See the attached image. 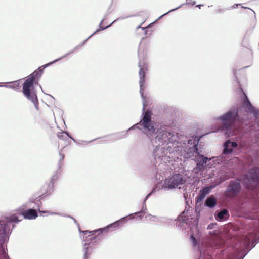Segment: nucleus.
<instances>
[{
  "mask_svg": "<svg viewBox=\"0 0 259 259\" xmlns=\"http://www.w3.org/2000/svg\"><path fill=\"white\" fill-rule=\"evenodd\" d=\"M144 33L145 35H147L148 31L146 30V29L144 31Z\"/></svg>",
  "mask_w": 259,
  "mask_h": 259,
  "instance_id": "nucleus-50",
  "label": "nucleus"
},
{
  "mask_svg": "<svg viewBox=\"0 0 259 259\" xmlns=\"http://www.w3.org/2000/svg\"><path fill=\"white\" fill-rule=\"evenodd\" d=\"M21 220L15 214L0 219V259H10L8 254L7 244L15 225H12V230L10 226L12 223H18Z\"/></svg>",
  "mask_w": 259,
  "mask_h": 259,
  "instance_id": "nucleus-4",
  "label": "nucleus"
},
{
  "mask_svg": "<svg viewBox=\"0 0 259 259\" xmlns=\"http://www.w3.org/2000/svg\"><path fill=\"white\" fill-rule=\"evenodd\" d=\"M241 182L244 188L259 198V166L254 165L241 177L230 181L226 192L235 196L242 190Z\"/></svg>",
  "mask_w": 259,
  "mask_h": 259,
  "instance_id": "nucleus-3",
  "label": "nucleus"
},
{
  "mask_svg": "<svg viewBox=\"0 0 259 259\" xmlns=\"http://www.w3.org/2000/svg\"><path fill=\"white\" fill-rule=\"evenodd\" d=\"M59 156H60V159L59 160L58 163V170H59L61 169V167L63 166V162H62V161L63 160V159L64 158V155L63 154H62L60 152H59Z\"/></svg>",
  "mask_w": 259,
  "mask_h": 259,
  "instance_id": "nucleus-28",
  "label": "nucleus"
},
{
  "mask_svg": "<svg viewBox=\"0 0 259 259\" xmlns=\"http://www.w3.org/2000/svg\"><path fill=\"white\" fill-rule=\"evenodd\" d=\"M93 140H91V141H83V140H76V141L75 142V143L78 144H80V145H86L89 143H91L92 142H93Z\"/></svg>",
  "mask_w": 259,
  "mask_h": 259,
  "instance_id": "nucleus-33",
  "label": "nucleus"
},
{
  "mask_svg": "<svg viewBox=\"0 0 259 259\" xmlns=\"http://www.w3.org/2000/svg\"><path fill=\"white\" fill-rule=\"evenodd\" d=\"M200 140L198 136H193L187 140L186 148L187 149L188 153L194 155L198 153V145Z\"/></svg>",
  "mask_w": 259,
  "mask_h": 259,
  "instance_id": "nucleus-12",
  "label": "nucleus"
},
{
  "mask_svg": "<svg viewBox=\"0 0 259 259\" xmlns=\"http://www.w3.org/2000/svg\"><path fill=\"white\" fill-rule=\"evenodd\" d=\"M236 138L235 140L229 139L224 142L222 153L217 159L218 163L223 164L227 163L232 155L235 156L238 154L241 147L244 146L250 149L249 154L250 157V164L259 166V146L257 144L253 146V144L243 141L238 135Z\"/></svg>",
  "mask_w": 259,
  "mask_h": 259,
  "instance_id": "nucleus-2",
  "label": "nucleus"
},
{
  "mask_svg": "<svg viewBox=\"0 0 259 259\" xmlns=\"http://www.w3.org/2000/svg\"><path fill=\"white\" fill-rule=\"evenodd\" d=\"M43 199H40V196H39L37 198V200H36V202H35V204L36 205V207H37V212H39L40 213H42V211H43L42 210H41L40 209V207H41V200H42Z\"/></svg>",
  "mask_w": 259,
  "mask_h": 259,
  "instance_id": "nucleus-27",
  "label": "nucleus"
},
{
  "mask_svg": "<svg viewBox=\"0 0 259 259\" xmlns=\"http://www.w3.org/2000/svg\"><path fill=\"white\" fill-rule=\"evenodd\" d=\"M176 147H177V145L174 148L170 146H162L159 144L156 146L152 153V156L154 161H155V163L157 164L162 161H164L165 159V156L167 153H173L175 151L174 149Z\"/></svg>",
  "mask_w": 259,
  "mask_h": 259,
  "instance_id": "nucleus-10",
  "label": "nucleus"
},
{
  "mask_svg": "<svg viewBox=\"0 0 259 259\" xmlns=\"http://www.w3.org/2000/svg\"><path fill=\"white\" fill-rule=\"evenodd\" d=\"M37 211L34 208H28L26 209L25 211L22 212V216L25 219L27 220H34L38 217Z\"/></svg>",
  "mask_w": 259,
  "mask_h": 259,
  "instance_id": "nucleus-19",
  "label": "nucleus"
},
{
  "mask_svg": "<svg viewBox=\"0 0 259 259\" xmlns=\"http://www.w3.org/2000/svg\"><path fill=\"white\" fill-rule=\"evenodd\" d=\"M214 186L210 185L204 188H203L199 191V194L196 197L195 201L197 203L201 202L205 197L211 192V190L213 189Z\"/></svg>",
  "mask_w": 259,
  "mask_h": 259,
  "instance_id": "nucleus-17",
  "label": "nucleus"
},
{
  "mask_svg": "<svg viewBox=\"0 0 259 259\" xmlns=\"http://www.w3.org/2000/svg\"><path fill=\"white\" fill-rule=\"evenodd\" d=\"M138 66L140 68L139 72L140 80V93L141 96H143L144 92L146 72L148 70V64L147 63V53L140 48L138 49Z\"/></svg>",
  "mask_w": 259,
  "mask_h": 259,
  "instance_id": "nucleus-9",
  "label": "nucleus"
},
{
  "mask_svg": "<svg viewBox=\"0 0 259 259\" xmlns=\"http://www.w3.org/2000/svg\"><path fill=\"white\" fill-rule=\"evenodd\" d=\"M243 8H244V9H246V7H242Z\"/></svg>",
  "mask_w": 259,
  "mask_h": 259,
  "instance_id": "nucleus-56",
  "label": "nucleus"
},
{
  "mask_svg": "<svg viewBox=\"0 0 259 259\" xmlns=\"http://www.w3.org/2000/svg\"><path fill=\"white\" fill-rule=\"evenodd\" d=\"M117 21H115V20H114L112 23H111L109 25L106 26V27H102L101 26V27H99L100 28L99 29H98L95 32H94L93 33V35H95L96 33H97V32L100 31H102V30H105L106 29L111 27L112 26V25L115 23V22H116Z\"/></svg>",
  "mask_w": 259,
  "mask_h": 259,
  "instance_id": "nucleus-29",
  "label": "nucleus"
},
{
  "mask_svg": "<svg viewBox=\"0 0 259 259\" xmlns=\"http://www.w3.org/2000/svg\"><path fill=\"white\" fill-rule=\"evenodd\" d=\"M152 143H158L162 146H170V144L177 145L179 143V136L177 133L166 131L163 128H158L152 134L149 138Z\"/></svg>",
  "mask_w": 259,
  "mask_h": 259,
  "instance_id": "nucleus-7",
  "label": "nucleus"
},
{
  "mask_svg": "<svg viewBox=\"0 0 259 259\" xmlns=\"http://www.w3.org/2000/svg\"><path fill=\"white\" fill-rule=\"evenodd\" d=\"M140 127H141V126L140 125V123L139 122L138 123L135 124L134 125L130 127L127 131H122L116 134H112L111 135L107 136L105 137V139H104L103 141H108L110 140H116L122 139L127 135V132L128 131H130L131 130L138 129L142 131V129L141 128H140Z\"/></svg>",
  "mask_w": 259,
  "mask_h": 259,
  "instance_id": "nucleus-13",
  "label": "nucleus"
},
{
  "mask_svg": "<svg viewBox=\"0 0 259 259\" xmlns=\"http://www.w3.org/2000/svg\"><path fill=\"white\" fill-rule=\"evenodd\" d=\"M190 239H191L193 245L194 246H197V244H198V241L193 235H191L190 236Z\"/></svg>",
  "mask_w": 259,
  "mask_h": 259,
  "instance_id": "nucleus-35",
  "label": "nucleus"
},
{
  "mask_svg": "<svg viewBox=\"0 0 259 259\" xmlns=\"http://www.w3.org/2000/svg\"><path fill=\"white\" fill-rule=\"evenodd\" d=\"M63 134H65L69 138L72 139L74 142L76 141V140L74 139L69 133L67 131H64L63 132Z\"/></svg>",
  "mask_w": 259,
  "mask_h": 259,
  "instance_id": "nucleus-40",
  "label": "nucleus"
},
{
  "mask_svg": "<svg viewBox=\"0 0 259 259\" xmlns=\"http://www.w3.org/2000/svg\"><path fill=\"white\" fill-rule=\"evenodd\" d=\"M130 216L127 215L124 217H122L120 219L116 221L114 223H112L107 226H106L104 228H101L100 229H98L97 230H95L94 232H99V234H102L103 232H107L109 231L110 229L111 228H116L118 227H119L120 225H121L122 224L126 223L128 222V221L130 219L128 218Z\"/></svg>",
  "mask_w": 259,
  "mask_h": 259,
  "instance_id": "nucleus-14",
  "label": "nucleus"
},
{
  "mask_svg": "<svg viewBox=\"0 0 259 259\" xmlns=\"http://www.w3.org/2000/svg\"><path fill=\"white\" fill-rule=\"evenodd\" d=\"M229 211L226 209H223L220 211L218 210L214 214L215 219L218 222L226 221L229 219Z\"/></svg>",
  "mask_w": 259,
  "mask_h": 259,
  "instance_id": "nucleus-20",
  "label": "nucleus"
},
{
  "mask_svg": "<svg viewBox=\"0 0 259 259\" xmlns=\"http://www.w3.org/2000/svg\"><path fill=\"white\" fill-rule=\"evenodd\" d=\"M217 204V198L213 195L208 196L205 200L204 205L209 208H214Z\"/></svg>",
  "mask_w": 259,
  "mask_h": 259,
  "instance_id": "nucleus-21",
  "label": "nucleus"
},
{
  "mask_svg": "<svg viewBox=\"0 0 259 259\" xmlns=\"http://www.w3.org/2000/svg\"><path fill=\"white\" fill-rule=\"evenodd\" d=\"M28 207V204H24L21 205L20 207L17 208V211L20 213L21 215L22 214V212L25 211V209Z\"/></svg>",
  "mask_w": 259,
  "mask_h": 259,
  "instance_id": "nucleus-30",
  "label": "nucleus"
},
{
  "mask_svg": "<svg viewBox=\"0 0 259 259\" xmlns=\"http://www.w3.org/2000/svg\"><path fill=\"white\" fill-rule=\"evenodd\" d=\"M182 6V5H181V6H179V7H177V8H175V9H171V10H169V11H168L167 12H166V13H165L163 14V15H162L161 16H160L159 17H158V18L157 19V20H159V19H160L162 17H163L164 16L166 15V14H167L168 13H170V12H172V11H175V10H177L178 9H179V8H180V7H181V6Z\"/></svg>",
  "mask_w": 259,
  "mask_h": 259,
  "instance_id": "nucleus-34",
  "label": "nucleus"
},
{
  "mask_svg": "<svg viewBox=\"0 0 259 259\" xmlns=\"http://www.w3.org/2000/svg\"><path fill=\"white\" fill-rule=\"evenodd\" d=\"M130 17V16H121V17L117 18L116 19H115V21H117L120 20H123V19L127 18H128Z\"/></svg>",
  "mask_w": 259,
  "mask_h": 259,
  "instance_id": "nucleus-44",
  "label": "nucleus"
},
{
  "mask_svg": "<svg viewBox=\"0 0 259 259\" xmlns=\"http://www.w3.org/2000/svg\"><path fill=\"white\" fill-rule=\"evenodd\" d=\"M57 137L60 139L65 140L67 137L64 135L63 133H58L57 135Z\"/></svg>",
  "mask_w": 259,
  "mask_h": 259,
  "instance_id": "nucleus-39",
  "label": "nucleus"
},
{
  "mask_svg": "<svg viewBox=\"0 0 259 259\" xmlns=\"http://www.w3.org/2000/svg\"><path fill=\"white\" fill-rule=\"evenodd\" d=\"M111 6L109 8L107 11L106 12L104 18L102 20L100 23L99 24V27H101V25H102L103 21L106 19L107 17L110 14V13L111 12V11L110 10V9L111 8Z\"/></svg>",
  "mask_w": 259,
  "mask_h": 259,
  "instance_id": "nucleus-32",
  "label": "nucleus"
},
{
  "mask_svg": "<svg viewBox=\"0 0 259 259\" xmlns=\"http://www.w3.org/2000/svg\"><path fill=\"white\" fill-rule=\"evenodd\" d=\"M5 83L6 84L5 85L6 87L11 88L15 90H18L20 88L19 81H14Z\"/></svg>",
  "mask_w": 259,
  "mask_h": 259,
  "instance_id": "nucleus-24",
  "label": "nucleus"
},
{
  "mask_svg": "<svg viewBox=\"0 0 259 259\" xmlns=\"http://www.w3.org/2000/svg\"><path fill=\"white\" fill-rule=\"evenodd\" d=\"M54 191V186L52 183H46L43 185L41 189V194L40 195V199H45L50 196Z\"/></svg>",
  "mask_w": 259,
  "mask_h": 259,
  "instance_id": "nucleus-18",
  "label": "nucleus"
},
{
  "mask_svg": "<svg viewBox=\"0 0 259 259\" xmlns=\"http://www.w3.org/2000/svg\"><path fill=\"white\" fill-rule=\"evenodd\" d=\"M79 232L82 233L84 235L88 233L91 234L87 236H81L83 241L85 242L83 245V259H88L93 250L92 246L99 243L100 239L99 236L101 234L98 233V235H96L95 234L96 232H94V230L92 231H82L81 229H79ZM98 232L99 233V232Z\"/></svg>",
  "mask_w": 259,
  "mask_h": 259,
  "instance_id": "nucleus-8",
  "label": "nucleus"
},
{
  "mask_svg": "<svg viewBox=\"0 0 259 259\" xmlns=\"http://www.w3.org/2000/svg\"><path fill=\"white\" fill-rule=\"evenodd\" d=\"M233 71H234V75L235 76V71L234 70Z\"/></svg>",
  "mask_w": 259,
  "mask_h": 259,
  "instance_id": "nucleus-53",
  "label": "nucleus"
},
{
  "mask_svg": "<svg viewBox=\"0 0 259 259\" xmlns=\"http://www.w3.org/2000/svg\"><path fill=\"white\" fill-rule=\"evenodd\" d=\"M94 35L93 34L90 35L88 38H87L82 43L76 46H75L73 49V51H75L77 49H79L81 47H82L91 37H92Z\"/></svg>",
  "mask_w": 259,
  "mask_h": 259,
  "instance_id": "nucleus-31",
  "label": "nucleus"
},
{
  "mask_svg": "<svg viewBox=\"0 0 259 259\" xmlns=\"http://www.w3.org/2000/svg\"><path fill=\"white\" fill-rule=\"evenodd\" d=\"M48 95H49L50 97H51L53 100H55V98L53 97V96H52V95H49V94H48Z\"/></svg>",
  "mask_w": 259,
  "mask_h": 259,
  "instance_id": "nucleus-51",
  "label": "nucleus"
},
{
  "mask_svg": "<svg viewBox=\"0 0 259 259\" xmlns=\"http://www.w3.org/2000/svg\"><path fill=\"white\" fill-rule=\"evenodd\" d=\"M44 69L41 66L35 70L27 77L22 85L23 94L28 100L33 103L37 110H39V106L34 85L38 84V80L43 74Z\"/></svg>",
  "mask_w": 259,
  "mask_h": 259,
  "instance_id": "nucleus-5",
  "label": "nucleus"
},
{
  "mask_svg": "<svg viewBox=\"0 0 259 259\" xmlns=\"http://www.w3.org/2000/svg\"><path fill=\"white\" fill-rule=\"evenodd\" d=\"M69 217H68V218L72 219L73 220L74 222L78 226L79 230L80 229V228H79V224L77 222L75 218H74L73 217H72V216L70 215H69Z\"/></svg>",
  "mask_w": 259,
  "mask_h": 259,
  "instance_id": "nucleus-42",
  "label": "nucleus"
},
{
  "mask_svg": "<svg viewBox=\"0 0 259 259\" xmlns=\"http://www.w3.org/2000/svg\"><path fill=\"white\" fill-rule=\"evenodd\" d=\"M217 225L216 223H211L207 226V229L208 230H211L214 228V226Z\"/></svg>",
  "mask_w": 259,
  "mask_h": 259,
  "instance_id": "nucleus-41",
  "label": "nucleus"
},
{
  "mask_svg": "<svg viewBox=\"0 0 259 259\" xmlns=\"http://www.w3.org/2000/svg\"><path fill=\"white\" fill-rule=\"evenodd\" d=\"M58 178V177H57V174H54L52 177V179H51V181L49 182V183H52L53 184V185L54 186V183L55 182V181Z\"/></svg>",
  "mask_w": 259,
  "mask_h": 259,
  "instance_id": "nucleus-38",
  "label": "nucleus"
},
{
  "mask_svg": "<svg viewBox=\"0 0 259 259\" xmlns=\"http://www.w3.org/2000/svg\"><path fill=\"white\" fill-rule=\"evenodd\" d=\"M144 39V38H142L141 41H142ZM142 41L140 42V44H139V46H140L141 44Z\"/></svg>",
  "mask_w": 259,
  "mask_h": 259,
  "instance_id": "nucleus-52",
  "label": "nucleus"
},
{
  "mask_svg": "<svg viewBox=\"0 0 259 259\" xmlns=\"http://www.w3.org/2000/svg\"><path fill=\"white\" fill-rule=\"evenodd\" d=\"M144 214L142 213V212L140 211L136 212L135 213H131L128 215L130 216V219L133 220L134 219H137L138 220H141Z\"/></svg>",
  "mask_w": 259,
  "mask_h": 259,
  "instance_id": "nucleus-25",
  "label": "nucleus"
},
{
  "mask_svg": "<svg viewBox=\"0 0 259 259\" xmlns=\"http://www.w3.org/2000/svg\"><path fill=\"white\" fill-rule=\"evenodd\" d=\"M188 197V195L187 194H184V198L185 200H186Z\"/></svg>",
  "mask_w": 259,
  "mask_h": 259,
  "instance_id": "nucleus-48",
  "label": "nucleus"
},
{
  "mask_svg": "<svg viewBox=\"0 0 259 259\" xmlns=\"http://www.w3.org/2000/svg\"><path fill=\"white\" fill-rule=\"evenodd\" d=\"M142 99L143 108L142 114L141 116V119L139 121L140 125L141 126L140 128L142 129V132L145 134L148 138H151L152 134L156 130L155 127V122L151 120V111L146 110V108L148 106V102L147 99L143 94V96H141Z\"/></svg>",
  "mask_w": 259,
  "mask_h": 259,
  "instance_id": "nucleus-6",
  "label": "nucleus"
},
{
  "mask_svg": "<svg viewBox=\"0 0 259 259\" xmlns=\"http://www.w3.org/2000/svg\"><path fill=\"white\" fill-rule=\"evenodd\" d=\"M150 27V25H149L148 26H147L146 27H142L141 26V25H139L137 27V29L138 30L139 29H141L142 31H144L147 28H149Z\"/></svg>",
  "mask_w": 259,
  "mask_h": 259,
  "instance_id": "nucleus-43",
  "label": "nucleus"
},
{
  "mask_svg": "<svg viewBox=\"0 0 259 259\" xmlns=\"http://www.w3.org/2000/svg\"><path fill=\"white\" fill-rule=\"evenodd\" d=\"M202 6H203V5L199 4V5H196V7L200 9L201 7Z\"/></svg>",
  "mask_w": 259,
  "mask_h": 259,
  "instance_id": "nucleus-49",
  "label": "nucleus"
},
{
  "mask_svg": "<svg viewBox=\"0 0 259 259\" xmlns=\"http://www.w3.org/2000/svg\"><path fill=\"white\" fill-rule=\"evenodd\" d=\"M159 189H157V187H154L151 191L145 197L144 201L142 203V209L140 211V212H142L143 214H145L146 213L147 211V207L146 205V201L148 200V199L154 193H155L157 191H158Z\"/></svg>",
  "mask_w": 259,
  "mask_h": 259,
  "instance_id": "nucleus-22",
  "label": "nucleus"
},
{
  "mask_svg": "<svg viewBox=\"0 0 259 259\" xmlns=\"http://www.w3.org/2000/svg\"><path fill=\"white\" fill-rule=\"evenodd\" d=\"M2 83H0V87H2Z\"/></svg>",
  "mask_w": 259,
  "mask_h": 259,
  "instance_id": "nucleus-55",
  "label": "nucleus"
},
{
  "mask_svg": "<svg viewBox=\"0 0 259 259\" xmlns=\"http://www.w3.org/2000/svg\"><path fill=\"white\" fill-rule=\"evenodd\" d=\"M149 216L151 217L150 220L152 221L158 222H160V218H158L156 216H152L151 214H149Z\"/></svg>",
  "mask_w": 259,
  "mask_h": 259,
  "instance_id": "nucleus-37",
  "label": "nucleus"
},
{
  "mask_svg": "<svg viewBox=\"0 0 259 259\" xmlns=\"http://www.w3.org/2000/svg\"><path fill=\"white\" fill-rule=\"evenodd\" d=\"M259 243V236L251 242L245 243L242 250L230 252L231 249L224 248L219 242L212 245L199 247L200 256L198 259H243L248 252Z\"/></svg>",
  "mask_w": 259,
  "mask_h": 259,
  "instance_id": "nucleus-1",
  "label": "nucleus"
},
{
  "mask_svg": "<svg viewBox=\"0 0 259 259\" xmlns=\"http://www.w3.org/2000/svg\"><path fill=\"white\" fill-rule=\"evenodd\" d=\"M169 220H172V219H167L165 218H160V222H162V223H165L166 224H168V223H169Z\"/></svg>",
  "mask_w": 259,
  "mask_h": 259,
  "instance_id": "nucleus-36",
  "label": "nucleus"
},
{
  "mask_svg": "<svg viewBox=\"0 0 259 259\" xmlns=\"http://www.w3.org/2000/svg\"><path fill=\"white\" fill-rule=\"evenodd\" d=\"M36 200H37V199H30L29 200V202H30V203H35V202H36Z\"/></svg>",
  "mask_w": 259,
  "mask_h": 259,
  "instance_id": "nucleus-46",
  "label": "nucleus"
},
{
  "mask_svg": "<svg viewBox=\"0 0 259 259\" xmlns=\"http://www.w3.org/2000/svg\"><path fill=\"white\" fill-rule=\"evenodd\" d=\"M42 213H48L50 215H59V216H62V217H70L69 215L67 214L61 213L57 212H52L51 211H42Z\"/></svg>",
  "mask_w": 259,
  "mask_h": 259,
  "instance_id": "nucleus-26",
  "label": "nucleus"
},
{
  "mask_svg": "<svg viewBox=\"0 0 259 259\" xmlns=\"http://www.w3.org/2000/svg\"><path fill=\"white\" fill-rule=\"evenodd\" d=\"M186 178L183 175L180 173L174 174L172 177L166 179L163 187L165 190L172 189L186 182Z\"/></svg>",
  "mask_w": 259,
  "mask_h": 259,
  "instance_id": "nucleus-11",
  "label": "nucleus"
},
{
  "mask_svg": "<svg viewBox=\"0 0 259 259\" xmlns=\"http://www.w3.org/2000/svg\"><path fill=\"white\" fill-rule=\"evenodd\" d=\"M257 210L259 211V204H258V206Z\"/></svg>",
  "mask_w": 259,
  "mask_h": 259,
  "instance_id": "nucleus-54",
  "label": "nucleus"
},
{
  "mask_svg": "<svg viewBox=\"0 0 259 259\" xmlns=\"http://www.w3.org/2000/svg\"><path fill=\"white\" fill-rule=\"evenodd\" d=\"M240 5V4H235L234 6H232V8H237V7L238 5Z\"/></svg>",
  "mask_w": 259,
  "mask_h": 259,
  "instance_id": "nucleus-47",
  "label": "nucleus"
},
{
  "mask_svg": "<svg viewBox=\"0 0 259 259\" xmlns=\"http://www.w3.org/2000/svg\"><path fill=\"white\" fill-rule=\"evenodd\" d=\"M195 160L196 162V171L198 172L204 170L209 159L204 156L201 155L199 152L196 154Z\"/></svg>",
  "mask_w": 259,
  "mask_h": 259,
  "instance_id": "nucleus-15",
  "label": "nucleus"
},
{
  "mask_svg": "<svg viewBox=\"0 0 259 259\" xmlns=\"http://www.w3.org/2000/svg\"><path fill=\"white\" fill-rule=\"evenodd\" d=\"M187 4H192V5H194L196 4L195 1H192L191 0H186Z\"/></svg>",
  "mask_w": 259,
  "mask_h": 259,
  "instance_id": "nucleus-45",
  "label": "nucleus"
},
{
  "mask_svg": "<svg viewBox=\"0 0 259 259\" xmlns=\"http://www.w3.org/2000/svg\"><path fill=\"white\" fill-rule=\"evenodd\" d=\"M188 211V210L186 211L185 210L177 218V219H175L174 221H179L182 223H186L188 224L189 226H197L198 224V220L197 219H195L192 222L191 220H190V219L188 215H186Z\"/></svg>",
  "mask_w": 259,
  "mask_h": 259,
  "instance_id": "nucleus-16",
  "label": "nucleus"
},
{
  "mask_svg": "<svg viewBox=\"0 0 259 259\" xmlns=\"http://www.w3.org/2000/svg\"><path fill=\"white\" fill-rule=\"evenodd\" d=\"M74 52H75V51H73V49H72V50H70L69 52H68L66 54H65L63 56H62L58 59H56L50 62H49L48 63H47L46 64L42 65V67H43L44 69H45L47 67H48V66H50L51 65H52L54 63H55L57 62L58 61L62 60L63 58H64L67 57L68 56H69V55H70L71 54L73 53Z\"/></svg>",
  "mask_w": 259,
  "mask_h": 259,
  "instance_id": "nucleus-23",
  "label": "nucleus"
}]
</instances>
